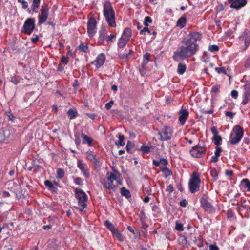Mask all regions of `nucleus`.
I'll return each instance as SVG.
<instances>
[{"instance_id":"0e129e2a","label":"nucleus","mask_w":250,"mask_h":250,"mask_svg":"<svg viewBox=\"0 0 250 250\" xmlns=\"http://www.w3.org/2000/svg\"><path fill=\"white\" fill-rule=\"evenodd\" d=\"M160 165L166 166L168 164V162L167 159L165 158H161L160 160Z\"/></svg>"},{"instance_id":"0eeeda50","label":"nucleus","mask_w":250,"mask_h":250,"mask_svg":"<svg viewBox=\"0 0 250 250\" xmlns=\"http://www.w3.org/2000/svg\"><path fill=\"white\" fill-rule=\"evenodd\" d=\"M209 200V198L208 194L205 193L202 196L200 199V202L202 207L205 211L209 213H212L215 212V209Z\"/></svg>"},{"instance_id":"c9c22d12","label":"nucleus","mask_w":250,"mask_h":250,"mask_svg":"<svg viewBox=\"0 0 250 250\" xmlns=\"http://www.w3.org/2000/svg\"><path fill=\"white\" fill-rule=\"evenodd\" d=\"M162 172L165 175L166 177L172 175L171 170L167 167H161Z\"/></svg>"},{"instance_id":"9b49d317","label":"nucleus","mask_w":250,"mask_h":250,"mask_svg":"<svg viewBox=\"0 0 250 250\" xmlns=\"http://www.w3.org/2000/svg\"><path fill=\"white\" fill-rule=\"evenodd\" d=\"M239 42L242 46L241 47L242 51H245L250 43V34L245 30L239 37Z\"/></svg>"},{"instance_id":"5701e85b","label":"nucleus","mask_w":250,"mask_h":250,"mask_svg":"<svg viewBox=\"0 0 250 250\" xmlns=\"http://www.w3.org/2000/svg\"><path fill=\"white\" fill-rule=\"evenodd\" d=\"M44 185L46 187H48V190H50L52 192H57V188L54 186V184H52L50 181L45 180L44 181Z\"/></svg>"},{"instance_id":"ddd939ff","label":"nucleus","mask_w":250,"mask_h":250,"mask_svg":"<svg viewBox=\"0 0 250 250\" xmlns=\"http://www.w3.org/2000/svg\"><path fill=\"white\" fill-rule=\"evenodd\" d=\"M242 104L246 105L250 101V81H247L243 86Z\"/></svg>"},{"instance_id":"774afa93","label":"nucleus","mask_w":250,"mask_h":250,"mask_svg":"<svg viewBox=\"0 0 250 250\" xmlns=\"http://www.w3.org/2000/svg\"><path fill=\"white\" fill-rule=\"evenodd\" d=\"M208 247L209 248V250H219V248L216 245V244L213 245H209Z\"/></svg>"},{"instance_id":"603ef678","label":"nucleus","mask_w":250,"mask_h":250,"mask_svg":"<svg viewBox=\"0 0 250 250\" xmlns=\"http://www.w3.org/2000/svg\"><path fill=\"white\" fill-rule=\"evenodd\" d=\"M74 183L78 185H83V180L81 177H77L74 180Z\"/></svg>"},{"instance_id":"864d4df0","label":"nucleus","mask_w":250,"mask_h":250,"mask_svg":"<svg viewBox=\"0 0 250 250\" xmlns=\"http://www.w3.org/2000/svg\"><path fill=\"white\" fill-rule=\"evenodd\" d=\"M11 82L15 85L18 84L20 82L19 77L17 76L12 77L11 79Z\"/></svg>"},{"instance_id":"7c9ffc66","label":"nucleus","mask_w":250,"mask_h":250,"mask_svg":"<svg viewBox=\"0 0 250 250\" xmlns=\"http://www.w3.org/2000/svg\"><path fill=\"white\" fill-rule=\"evenodd\" d=\"M187 69L186 65L181 62L179 63L177 68V73L180 75L183 74Z\"/></svg>"},{"instance_id":"20e7f679","label":"nucleus","mask_w":250,"mask_h":250,"mask_svg":"<svg viewBox=\"0 0 250 250\" xmlns=\"http://www.w3.org/2000/svg\"><path fill=\"white\" fill-rule=\"evenodd\" d=\"M244 135V130L240 125H236L233 127L229 137V143L231 145L237 144Z\"/></svg>"},{"instance_id":"9d476101","label":"nucleus","mask_w":250,"mask_h":250,"mask_svg":"<svg viewBox=\"0 0 250 250\" xmlns=\"http://www.w3.org/2000/svg\"><path fill=\"white\" fill-rule=\"evenodd\" d=\"M97 24L96 19L91 17L88 20L87 23V32L89 37H93L97 32Z\"/></svg>"},{"instance_id":"423d86ee","label":"nucleus","mask_w":250,"mask_h":250,"mask_svg":"<svg viewBox=\"0 0 250 250\" xmlns=\"http://www.w3.org/2000/svg\"><path fill=\"white\" fill-rule=\"evenodd\" d=\"M75 197L78 200V204L80 206V211H82L87 207L88 196L81 189L76 188L75 189Z\"/></svg>"},{"instance_id":"473e14b6","label":"nucleus","mask_w":250,"mask_h":250,"mask_svg":"<svg viewBox=\"0 0 250 250\" xmlns=\"http://www.w3.org/2000/svg\"><path fill=\"white\" fill-rule=\"evenodd\" d=\"M86 158L90 161H92L96 158V154L90 149L86 152Z\"/></svg>"},{"instance_id":"c85d7f7f","label":"nucleus","mask_w":250,"mask_h":250,"mask_svg":"<svg viewBox=\"0 0 250 250\" xmlns=\"http://www.w3.org/2000/svg\"><path fill=\"white\" fill-rule=\"evenodd\" d=\"M122 196L125 197L127 199H129L131 197L130 192L128 189H127L125 187H122L120 191Z\"/></svg>"},{"instance_id":"a18cd8bd","label":"nucleus","mask_w":250,"mask_h":250,"mask_svg":"<svg viewBox=\"0 0 250 250\" xmlns=\"http://www.w3.org/2000/svg\"><path fill=\"white\" fill-rule=\"evenodd\" d=\"M152 20L151 18L149 16H146L145 18L144 25L145 26H148L149 23H152Z\"/></svg>"},{"instance_id":"6ab92c4d","label":"nucleus","mask_w":250,"mask_h":250,"mask_svg":"<svg viewBox=\"0 0 250 250\" xmlns=\"http://www.w3.org/2000/svg\"><path fill=\"white\" fill-rule=\"evenodd\" d=\"M188 116L189 112L187 109L182 108L180 110L178 120L182 125L185 124Z\"/></svg>"},{"instance_id":"7ed1b4c3","label":"nucleus","mask_w":250,"mask_h":250,"mask_svg":"<svg viewBox=\"0 0 250 250\" xmlns=\"http://www.w3.org/2000/svg\"><path fill=\"white\" fill-rule=\"evenodd\" d=\"M103 15L108 25L111 27H116L115 13L111 2L108 0L103 3Z\"/></svg>"},{"instance_id":"79ce46f5","label":"nucleus","mask_w":250,"mask_h":250,"mask_svg":"<svg viewBox=\"0 0 250 250\" xmlns=\"http://www.w3.org/2000/svg\"><path fill=\"white\" fill-rule=\"evenodd\" d=\"M225 9V6L222 3H220L216 6L215 11L217 13H218L222 12Z\"/></svg>"},{"instance_id":"3c124183","label":"nucleus","mask_w":250,"mask_h":250,"mask_svg":"<svg viewBox=\"0 0 250 250\" xmlns=\"http://www.w3.org/2000/svg\"><path fill=\"white\" fill-rule=\"evenodd\" d=\"M175 229L179 231H182L184 230V227L182 224L178 223V222H176V225L175 227Z\"/></svg>"},{"instance_id":"4468645a","label":"nucleus","mask_w":250,"mask_h":250,"mask_svg":"<svg viewBox=\"0 0 250 250\" xmlns=\"http://www.w3.org/2000/svg\"><path fill=\"white\" fill-rule=\"evenodd\" d=\"M108 29L105 26H102L98 32V37L97 39L98 45H104L105 41L107 37Z\"/></svg>"},{"instance_id":"8fccbe9b","label":"nucleus","mask_w":250,"mask_h":250,"mask_svg":"<svg viewBox=\"0 0 250 250\" xmlns=\"http://www.w3.org/2000/svg\"><path fill=\"white\" fill-rule=\"evenodd\" d=\"M215 70L218 73V74H224L226 75L227 74V71L225 69V68L223 67H216L215 68Z\"/></svg>"},{"instance_id":"49530a36","label":"nucleus","mask_w":250,"mask_h":250,"mask_svg":"<svg viewBox=\"0 0 250 250\" xmlns=\"http://www.w3.org/2000/svg\"><path fill=\"white\" fill-rule=\"evenodd\" d=\"M147 27L148 26H145L142 30H141L140 31V34L145 35V32H146L148 34L151 35V31Z\"/></svg>"},{"instance_id":"37998d69","label":"nucleus","mask_w":250,"mask_h":250,"mask_svg":"<svg viewBox=\"0 0 250 250\" xmlns=\"http://www.w3.org/2000/svg\"><path fill=\"white\" fill-rule=\"evenodd\" d=\"M210 173L211 176L214 178L215 180H217L218 178V173L215 168H211L210 169Z\"/></svg>"},{"instance_id":"412c9836","label":"nucleus","mask_w":250,"mask_h":250,"mask_svg":"<svg viewBox=\"0 0 250 250\" xmlns=\"http://www.w3.org/2000/svg\"><path fill=\"white\" fill-rule=\"evenodd\" d=\"M81 137L83 139L82 144H87L88 146H92L93 139L91 137L88 136L83 133H81Z\"/></svg>"},{"instance_id":"4be33fe9","label":"nucleus","mask_w":250,"mask_h":250,"mask_svg":"<svg viewBox=\"0 0 250 250\" xmlns=\"http://www.w3.org/2000/svg\"><path fill=\"white\" fill-rule=\"evenodd\" d=\"M178 241L180 245H182L185 247L188 248L190 245L187 237L184 235H180L178 239Z\"/></svg>"},{"instance_id":"bb28decb","label":"nucleus","mask_w":250,"mask_h":250,"mask_svg":"<svg viewBox=\"0 0 250 250\" xmlns=\"http://www.w3.org/2000/svg\"><path fill=\"white\" fill-rule=\"evenodd\" d=\"M76 49L84 53H88L90 51L89 47L82 42H81L80 44L77 47Z\"/></svg>"},{"instance_id":"a19ab883","label":"nucleus","mask_w":250,"mask_h":250,"mask_svg":"<svg viewBox=\"0 0 250 250\" xmlns=\"http://www.w3.org/2000/svg\"><path fill=\"white\" fill-rule=\"evenodd\" d=\"M116 38V34H111L110 35H107L106 38V42L108 43L110 42H113V40H115Z\"/></svg>"},{"instance_id":"5fc2aeb1","label":"nucleus","mask_w":250,"mask_h":250,"mask_svg":"<svg viewBox=\"0 0 250 250\" xmlns=\"http://www.w3.org/2000/svg\"><path fill=\"white\" fill-rule=\"evenodd\" d=\"M17 1L18 2L22 4V7L23 9H26V8H27L28 6V4L27 2H26L24 0H17Z\"/></svg>"},{"instance_id":"f257e3e1","label":"nucleus","mask_w":250,"mask_h":250,"mask_svg":"<svg viewBox=\"0 0 250 250\" xmlns=\"http://www.w3.org/2000/svg\"><path fill=\"white\" fill-rule=\"evenodd\" d=\"M202 35L198 32H193L189 34L183 41V45L179 48V51L174 53L173 59L178 61L177 59L184 60L195 55L199 50L197 41L201 40Z\"/></svg>"},{"instance_id":"c03bdc74","label":"nucleus","mask_w":250,"mask_h":250,"mask_svg":"<svg viewBox=\"0 0 250 250\" xmlns=\"http://www.w3.org/2000/svg\"><path fill=\"white\" fill-rule=\"evenodd\" d=\"M64 171L63 170V169H62V168H58L57 169V177L60 178V179H62V178L64 176Z\"/></svg>"},{"instance_id":"393cba45","label":"nucleus","mask_w":250,"mask_h":250,"mask_svg":"<svg viewBox=\"0 0 250 250\" xmlns=\"http://www.w3.org/2000/svg\"><path fill=\"white\" fill-rule=\"evenodd\" d=\"M104 225L112 232V233H114L118 229L115 226L108 220L104 221Z\"/></svg>"},{"instance_id":"6e6552de","label":"nucleus","mask_w":250,"mask_h":250,"mask_svg":"<svg viewBox=\"0 0 250 250\" xmlns=\"http://www.w3.org/2000/svg\"><path fill=\"white\" fill-rule=\"evenodd\" d=\"M35 28V19L29 18L26 20L21 28V32L26 35H30Z\"/></svg>"},{"instance_id":"a878e982","label":"nucleus","mask_w":250,"mask_h":250,"mask_svg":"<svg viewBox=\"0 0 250 250\" xmlns=\"http://www.w3.org/2000/svg\"><path fill=\"white\" fill-rule=\"evenodd\" d=\"M187 19L184 16L181 17L177 21L176 26L180 28H183L186 24Z\"/></svg>"},{"instance_id":"39448f33","label":"nucleus","mask_w":250,"mask_h":250,"mask_svg":"<svg viewBox=\"0 0 250 250\" xmlns=\"http://www.w3.org/2000/svg\"><path fill=\"white\" fill-rule=\"evenodd\" d=\"M200 174L197 172H194L191 175L189 181V189L191 193H194L200 190V184L201 180Z\"/></svg>"},{"instance_id":"f8f14e48","label":"nucleus","mask_w":250,"mask_h":250,"mask_svg":"<svg viewBox=\"0 0 250 250\" xmlns=\"http://www.w3.org/2000/svg\"><path fill=\"white\" fill-rule=\"evenodd\" d=\"M49 8L48 5L44 4L42 7L38 16V25L43 24L47 20L49 15Z\"/></svg>"},{"instance_id":"6e6d98bb","label":"nucleus","mask_w":250,"mask_h":250,"mask_svg":"<svg viewBox=\"0 0 250 250\" xmlns=\"http://www.w3.org/2000/svg\"><path fill=\"white\" fill-rule=\"evenodd\" d=\"M220 86L219 85H214L212 87L211 92L216 93L219 92Z\"/></svg>"},{"instance_id":"b1692460","label":"nucleus","mask_w":250,"mask_h":250,"mask_svg":"<svg viewBox=\"0 0 250 250\" xmlns=\"http://www.w3.org/2000/svg\"><path fill=\"white\" fill-rule=\"evenodd\" d=\"M126 149L128 153L130 154L134 153L135 150L134 144L131 141H128L126 145Z\"/></svg>"},{"instance_id":"e2e57ef3","label":"nucleus","mask_w":250,"mask_h":250,"mask_svg":"<svg viewBox=\"0 0 250 250\" xmlns=\"http://www.w3.org/2000/svg\"><path fill=\"white\" fill-rule=\"evenodd\" d=\"M174 190L173 186L171 185L168 186L167 187L166 191L168 192L169 194H171Z\"/></svg>"},{"instance_id":"f03ea898","label":"nucleus","mask_w":250,"mask_h":250,"mask_svg":"<svg viewBox=\"0 0 250 250\" xmlns=\"http://www.w3.org/2000/svg\"><path fill=\"white\" fill-rule=\"evenodd\" d=\"M114 173L107 172L106 177L100 179V183L103 187L105 189L110 190L113 192L115 191L117 189V186L113 184L114 180H116L119 184H122L120 180L118 179L121 176V174L116 170H114Z\"/></svg>"},{"instance_id":"f3484780","label":"nucleus","mask_w":250,"mask_h":250,"mask_svg":"<svg viewBox=\"0 0 250 250\" xmlns=\"http://www.w3.org/2000/svg\"><path fill=\"white\" fill-rule=\"evenodd\" d=\"M228 1L231 3L230 7L236 9L241 8L247 3L246 0H228Z\"/></svg>"},{"instance_id":"de8ad7c7","label":"nucleus","mask_w":250,"mask_h":250,"mask_svg":"<svg viewBox=\"0 0 250 250\" xmlns=\"http://www.w3.org/2000/svg\"><path fill=\"white\" fill-rule=\"evenodd\" d=\"M222 141V138L220 136H214V144L216 146H219Z\"/></svg>"},{"instance_id":"58836bf2","label":"nucleus","mask_w":250,"mask_h":250,"mask_svg":"<svg viewBox=\"0 0 250 250\" xmlns=\"http://www.w3.org/2000/svg\"><path fill=\"white\" fill-rule=\"evenodd\" d=\"M112 234L115 236L119 241L122 242L124 240L123 235L119 231L118 229L115 231Z\"/></svg>"},{"instance_id":"4c0bfd02","label":"nucleus","mask_w":250,"mask_h":250,"mask_svg":"<svg viewBox=\"0 0 250 250\" xmlns=\"http://www.w3.org/2000/svg\"><path fill=\"white\" fill-rule=\"evenodd\" d=\"M125 139V137L123 135L119 134V140L115 142V144L116 145H119L120 146H123L125 145V142L124 140Z\"/></svg>"},{"instance_id":"09e8293b","label":"nucleus","mask_w":250,"mask_h":250,"mask_svg":"<svg viewBox=\"0 0 250 250\" xmlns=\"http://www.w3.org/2000/svg\"><path fill=\"white\" fill-rule=\"evenodd\" d=\"M219 50V47L217 45H211L208 47V50L211 52H217Z\"/></svg>"},{"instance_id":"a211bd4d","label":"nucleus","mask_w":250,"mask_h":250,"mask_svg":"<svg viewBox=\"0 0 250 250\" xmlns=\"http://www.w3.org/2000/svg\"><path fill=\"white\" fill-rule=\"evenodd\" d=\"M105 61V55L104 53H101L97 56L96 60L92 62V64H94L96 68H99L104 64Z\"/></svg>"},{"instance_id":"f704fd0d","label":"nucleus","mask_w":250,"mask_h":250,"mask_svg":"<svg viewBox=\"0 0 250 250\" xmlns=\"http://www.w3.org/2000/svg\"><path fill=\"white\" fill-rule=\"evenodd\" d=\"M132 52V50H129L128 51H127L126 50L125 51V52L123 53H120L119 55V56L120 58L121 59H126L128 58L129 54H131Z\"/></svg>"},{"instance_id":"e433bc0d","label":"nucleus","mask_w":250,"mask_h":250,"mask_svg":"<svg viewBox=\"0 0 250 250\" xmlns=\"http://www.w3.org/2000/svg\"><path fill=\"white\" fill-rule=\"evenodd\" d=\"M153 147L152 146H146L145 145H142L140 148L139 149V150H141L143 153H148L150 152L151 149Z\"/></svg>"},{"instance_id":"2f4dec72","label":"nucleus","mask_w":250,"mask_h":250,"mask_svg":"<svg viewBox=\"0 0 250 250\" xmlns=\"http://www.w3.org/2000/svg\"><path fill=\"white\" fill-rule=\"evenodd\" d=\"M128 42V41L120 37L118 41V47L120 48H123L126 45Z\"/></svg>"},{"instance_id":"cd10ccee","label":"nucleus","mask_w":250,"mask_h":250,"mask_svg":"<svg viewBox=\"0 0 250 250\" xmlns=\"http://www.w3.org/2000/svg\"><path fill=\"white\" fill-rule=\"evenodd\" d=\"M240 186L247 188V191H250V181L248 179H244L241 182Z\"/></svg>"},{"instance_id":"052dcab7","label":"nucleus","mask_w":250,"mask_h":250,"mask_svg":"<svg viewBox=\"0 0 250 250\" xmlns=\"http://www.w3.org/2000/svg\"><path fill=\"white\" fill-rule=\"evenodd\" d=\"M61 62L62 63L64 64L65 65L67 64L69 62L68 57L63 56L61 59Z\"/></svg>"},{"instance_id":"ea45409f","label":"nucleus","mask_w":250,"mask_h":250,"mask_svg":"<svg viewBox=\"0 0 250 250\" xmlns=\"http://www.w3.org/2000/svg\"><path fill=\"white\" fill-rule=\"evenodd\" d=\"M92 162L95 167V169L100 168L101 166H102V162L100 161V159L99 158H96L95 159L92 160Z\"/></svg>"},{"instance_id":"4d7b16f0","label":"nucleus","mask_w":250,"mask_h":250,"mask_svg":"<svg viewBox=\"0 0 250 250\" xmlns=\"http://www.w3.org/2000/svg\"><path fill=\"white\" fill-rule=\"evenodd\" d=\"M244 66L246 68H249L250 67V56L245 61Z\"/></svg>"},{"instance_id":"69168bd1","label":"nucleus","mask_w":250,"mask_h":250,"mask_svg":"<svg viewBox=\"0 0 250 250\" xmlns=\"http://www.w3.org/2000/svg\"><path fill=\"white\" fill-rule=\"evenodd\" d=\"M225 114L226 116H229L230 119H232L235 114V113L230 111H226Z\"/></svg>"},{"instance_id":"680f3d73","label":"nucleus","mask_w":250,"mask_h":250,"mask_svg":"<svg viewBox=\"0 0 250 250\" xmlns=\"http://www.w3.org/2000/svg\"><path fill=\"white\" fill-rule=\"evenodd\" d=\"M75 143L76 146H79L81 144V139L79 135H75Z\"/></svg>"},{"instance_id":"dca6fc26","label":"nucleus","mask_w":250,"mask_h":250,"mask_svg":"<svg viewBox=\"0 0 250 250\" xmlns=\"http://www.w3.org/2000/svg\"><path fill=\"white\" fill-rule=\"evenodd\" d=\"M77 167L83 174L84 177L86 178H89L90 174L89 169L87 167L86 163H84L83 160L79 159L77 160Z\"/></svg>"},{"instance_id":"13d9d810","label":"nucleus","mask_w":250,"mask_h":250,"mask_svg":"<svg viewBox=\"0 0 250 250\" xmlns=\"http://www.w3.org/2000/svg\"><path fill=\"white\" fill-rule=\"evenodd\" d=\"M222 151V149L221 147L219 146L216 147V150L214 153V155L218 156L219 157L221 155V152Z\"/></svg>"},{"instance_id":"72a5a7b5","label":"nucleus","mask_w":250,"mask_h":250,"mask_svg":"<svg viewBox=\"0 0 250 250\" xmlns=\"http://www.w3.org/2000/svg\"><path fill=\"white\" fill-rule=\"evenodd\" d=\"M67 114L70 120L75 119L78 115L77 111L73 109H69L67 112Z\"/></svg>"},{"instance_id":"2eb2a0df","label":"nucleus","mask_w":250,"mask_h":250,"mask_svg":"<svg viewBox=\"0 0 250 250\" xmlns=\"http://www.w3.org/2000/svg\"><path fill=\"white\" fill-rule=\"evenodd\" d=\"M172 134L173 131L167 126H165L162 131L158 133V135L160 136V140L162 141L171 139Z\"/></svg>"},{"instance_id":"bf43d9fd","label":"nucleus","mask_w":250,"mask_h":250,"mask_svg":"<svg viewBox=\"0 0 250 250\" xmlns=\"http://www.w3.org/2000/svg\"><path fill=\"white\" fill-rule=\"evenodd\" d=\"M114 104V101L111 100L109 102L106 103L105 105V107L107 110H109Z\"/></svg>"},{"instance_id":"338daca9","label":"nucleus","mask_w":250,"mask_h":250,"mask_svg":"<svg viewBox=\"0 0 250 250\" xmlns=\"http://www.w3.org/2000/svg\"><path fill=\"white\" fill-rule=\"evenodd\" d=\"M231 96L232 98L236 99L238 96V93L237 91L233 90L231 92Z\"/></svg>"},{"instance_id":"aec40b11","label":"nucleus","mask_w":250,"mask_h":250,"mask_svg":"<svg viewBox=\"0 0 250 250\" xmlns=\"http://www.w3.org/2000/svg\"><path fill=\"white\" fill-rule=\"evenodd\" d=\"M132 35V30L130 28H125L121 38L129 41Z\"/></svg>"},{"instance_id":"c756f323","label":"nucleus","mask_w":250,"mask_h":250,"mask_svg":"<svg viewBox=\"0 0 250 250\" xmlns=\"http://www.w3.org/2000/svg\"><path fill=\"white\" fill-rule=\"evenodd\" d=\"M150 54L149 53H146L144 57L142 63V67L144 68L145 66L147 64L148 62L149 61V58L150 57Z\"/></svg>"},{"instance_id":"1a4fd4ad","label":"nucleus","mask_w":250,"mask_h":250,"mask_svg":"<svg viewBox=\"0 0 250 250\" xmlns=\"http://www.w3.org/2000/svg\"><path fill=\"white\" fill-rule=\"evenodd\" d=\"M207 151V147L205 145L201 146L199 144L194 146L190 150V154L194 158H201L204 157Z\"/></svg>"}]
</instances>
